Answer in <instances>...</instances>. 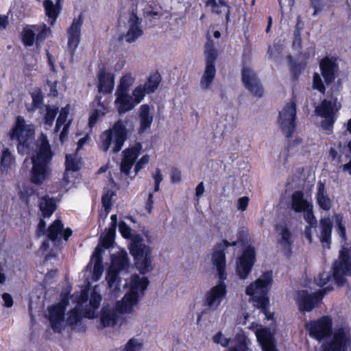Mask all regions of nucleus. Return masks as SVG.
I'll return each instance as SVG.
<instances>
[{
  "mask_svg": "<svg viewBox=\"0 0 351 351\" xmlns=\"http://www.w3.org/2000/svg\"><path fill=\"white\" fill-rule=\"evenodd\" d=\"M149 280L146 277H141L138 275L131 276L130 283L126 282L123 287H130V291L127 293L121 301L116 304V308L110 309L108 306H104L100 317V322L104 328L115 325L118 312L128 313L132 311L133 307L137 304L139 299L144 295Z\"/></svg>",
  "mask_w": 351,
  "mask_h": 351,
  "instance_id": "obj_1",
  "label": "nucleus"
},
{
  "mask_svg": "<svg viewBox=\"0 0 351 351\" xmlns=\"http://www.w3.org/2000/svg\"><path fill=\"white\" fill-rule=\"evenodd\" d=\"M237 241L232 243L225 240L217 245L212 256V261L215 265L219 278V283L212 287L205 295L204 306L209 311H215L221 304L226 294V286L224 280L226 279L225 250L228 246H235Z\"/></svg>",
  "mask_w": 351,
  "mask_h": 351,
  "instance_id": "obj_2",
  "label": "nucleus"
},
{
  "mask_svg": "<svg viewBox=\"0 0 351 351\" xmlns=\"http://www.w3.org/2000/svg\"><path fill=\"white\" fill-rule=\"evenodd\" d=\"M53 154L45 135L41 134L36 142V149L32 156L31 182L41 185L51 173V161Z\"/></svg>",
  "mask_w": 351,
  "mask_h": 351,
  "instance_id": "obj_3",
  "label": "nucleus"
},
{
  "mask_svg": "<svg viewBox=\"0 0 351 351\" xmlns=\"http://www.w3.org/2000/svg\"><path fill=\"white\" fill-rule=\"evenodd\" d=\"M347 276H351V247H343L339 251V258L332 265V276L329 272H322L315 280L319 287L333 281L337 285L343 286Z\"/></svg>",
  "mask_w": 351,
  "mask_h": 351,
  "instance_id": "obj_4",
  "label": "nucleus"
},
{
  "mask_svg": "<svg viewBox=\"0 0 351 351\" xmlns=\"http://www.w3.org/2000/svg\"><path fill=\"white\" fill-rule=\"evenodd\" d=\"M101 295L95 286L90 293L88 300V294L86 291H81L77 300V304L69 314L66 322L69 325L77 324L82 318L85 317L89 319L97 316V310L100 306Z\"/></svg>",
  "mask_w": 351,
  "mask_h": 351,
  "instance_id": "obj_5",
  "label": "nucleus"
},
{
  "mask_svg": "<svg viewBox=\"0 0 351 351\" xmlns=\"http://www.w3.org/2000/svg\"><path fill=\"white\" fill-rule=\"evenodd\" d=\"M272 282V272L266 271L245 289V293L251 297L254 306L260 309L267 319H272L273 314L269 312L267 292Z\"/></svg>",
  "mask_w": 351,
  "mask_h": 351,
  "instance_id": "obj_6",
  "label": "nucleus"
},
{
  "mask_svg": "<svg viewBox=\"0 0 351 351\" xmlns=\"http://www.w3.org/2000/svg\"><path fill=\"white\" fill-rule=\"evenodd\" d=\"M128 268L129 261L125 252H122L112 258L106 280L112 295L114 298L119 295L121 276L128 274Z\"/></svg>",
  "mask_w": 351,
  "mask_h": 351,
  "instance_id": "obj_7",
  "label": "nucleus"
},
{
  "mask_svg": "<svg viewBox=\"0 0 351 351\" xmlns=\"http://www.w3.org/2000/svg\"><path fill=\"white\" fill-rule=\"evenodd\" d=\"M126 138V128L123 122L119 120L112 128L103 132L101 148L104 152L112 149L113 153H117L121 149Z\"/></svg>",
  "mask_w": 351,
  "mask_h": 351,
  "instance_id": "obj_8",
  "label": "nucleus"
},
{
  "mask_svg": "<svg viewBox=\"0 0 351 351\" xmlns=\"http://www.w3.org/2000/svg\"><path fill=\"white\" fill-rule=\"evenodd\" d=\"M142 150V145L136 143L134 146L125 149L123 154V158L121 162V171L130 178H134L138 172L142 169L149 161V156L144 155L135 165L134 172L131 169L140 155Z\"/></svg>",
  "mask_w": 351,
  "mask_h": 351,
  "instance_id": "obj_9",
  "label": "nucleus"
},
{
  "mask_svg": "<svg viewBox=\"0 0 351 351\" xmlns=\"http://www.w3.org/2000/svg\"><path fill=\"white\" fill-rule=\"evenodd\" d=\"M341 104L337 98L331 95L330 98L324 99L315 109V114L324 119L321 123L322 128L327 131V134L332 132L335 122V115L341 109Z\"/></svg>",
  "mask_w": 351,
  "mask_h": 351,
  "instance_id": "obj_10",
  "label": "nucleus"
},
{
  "mask_svg": "<svg viewBox=\"0 0 351 351\" xmlns=\"http://www.w3.org/2000/svg\"><path fill=\"white\" fill-rule=\"evenodd\" d=\"M34 134V126L31 124H26L25 119L19 116L14 128L10 133L12 140L16 139L18 141L17 149L19 154H24L27 152L29 147V141H31Z\"/></svg>",
  "mask_w": 351,
  "mask_h": 351,
  "instance_id": "obj_11",
  "label": "nucleus"
},
{
  "mask_svg": "<svg viewBox=\"0 0 351 351\" xmlns=\"http://www.w3.org/2000/svg\"><path fill=\"white\" fill-rule=\"evenodd\" d=\"M204 55L206 66L200 80V86L202 89L207 90L210 87L216 74L215 61L217 58V52L212 40L208 39L206 43Z\"/></svg>",
  "mask_w": 351,
  "mask_h": 351,
  "instance_id": "obj_12",
  "label": "nucleus"
},
{
  "mask_svg": "<svg viewBox=\"0 0 351 351\" xmlns=\"http://www.w3.org/2000/svg\"><path fill=\"white\" fill-rule=\"evenodd\" d=\"M351 345V337L348 330L343 327L334 330L320 347L321 351H347Z\"/></svg>",
  "mask_w": 351,
  "mask_h": 351,
  "instance_id": "obj_13",
  "label": "nucleus"
},
{
  "mask_svg": "<svg viewBox=\"0 0 351 351\" xmlns=\"http://www.w3.org/2000/svg\"><path fill=\"white\" fill-rule=\"evenodd\" d=\"M296 104L291 99L279 111L278 124L283 134L289 138L293 134L296 127Z\"/></svg>",
  "mask_w": 351,
  "mask_h": 351,
  "instance_id": "obj_14",
  "label": "nucleus"
},
{
  "mask_svg": "<svg viewBox=\"0 0 351 351\" xmlns=\"http://www.w3.org/2000/svg\"><path fill=\"white\" fill-rule=\"evenodd\" d=\"M130 253L134 256L135 265L141 274L152 270L151 248L141 243L134 242L130 247Z\"/></svg>",
  "mask_w": 351,
  "mask_h": 351,
  "instance_id": "obj_15",
  "label": "nucleus"
},
{
  "mask_svg": "<svg viewBox=\"0 0 351 351\" xmlns=\"http://www.w3.org/2000/svg\"><path fill=\"white\" fill-rule=\"evenodd\" d=\"M306 328L311 337L319 341L326 340L333 332L332 319L328 316H324L316 321L307 323Z\"/></svg>",
  "mask_w": 351,
  "mask_h": 351,
  "instance_id": "obj_16",
  "label": "nucleus"
},
{
  "mask_svg": "<svg viewBox=\"0 0 351 351\" xmlns=\"http://www.w3.org/2000/svg\"><path fill=\"white\" fill-rule=\"evenodd\" d=\"M332 289L330 285L315 294H311L306 290H302L297 293L298 306L302 311H311L316 303L321 300L325 293Z\"/></svg>",
  "mask_w": 351,
  "mask_h": 351,
  "instance_id": "obj_17",
  "label": "nucleus"
},
{
  "mask_svg": "<svg viewBox=\"0 0 351 351\" xmlns=\"http://www.w3.org/2000/svg\"><path fill=\"white\" fill-rule=\"evenodd\" d=\"M84 23V18L80 14L75 18L67 29L68 43L67 47L70 54L73 56L77 49L81 40V29Z\"/></svg>",
  "mask_w": 351,
  "mask_h": 351,
  "instance_id": "obj_18",
  "label": "nucleus"
},
{
  "mask_svg": "<svg viewBox=\"0 0 351 351\" xmlns=\"http://www.w3.org/2000/svg\"><path fill=\"white\" fill-rule=\"evenodd\" d=\"M254 261L255 249L254 247L248 246L237 261V274L240 278L245 279L247 277L254 264Z\"/></svg>",
  "mask_w": 351,
  "mask_h": 351,
  "instance_id": "obj_19",
  "label": "nucleus"
},
{
  "mask_svg": "<svg viewBox=\"0 0 351 351\" xmlns=\"http://www.w3.org/2000/svg\"><path fill=\"white\" fill-rule=\"evenodd\" d=\"M66 302L62 301L56 306L49 308V320L55 332H60L64 324Z\"/></svg>",
  "mask_w": 351,
  "mask_h": 351,
  "instance_id": "obj_20",
  "label": "nucleus"
},
{
  "mask_svg": "<svg viewBox=\"0 0 351 351\" xmlns=\"http://www.w3.org/2000/svg\"><path fill=\"white\" fill-rule=\"evenodd\" d=\"M242 82L245 87L256 97H261L263 89L254 72L247 67L242 69Z\"/></svg>",
  "mask_w": 351,
  "mask_h": 351,
  "instance_id": "obj_21",
  "label": "nucleus"
},
{
  "mask_svg": "<svg viewBox=\"0 0 351 351\" xmlns=\"http://www.w3.org/2000/svg\"><path fill=\"white\" fill-rule=\"evenodd\" d=\"M143 34L141 19L134 14H132L128 22V31L122 36L127 43L135 42Z\"/></svg>",
  "mask_w": 351,
  "mask_h": 351,
  "instance_id": "obj_22",
  "label": "nucleus"
},
{
  "mask_svg": "<svg viewBox=\"0 0 351 351\" xmlns=\"http://www.w3.org/2000/svg\"><path fill=\"white\" fill-rule=\"evenodd\" d=\"M255 334L263 351H278L276 348L274 335L269 328H261L255 331Z\"/></svg>",
  "mask_w": 351,
  "mask_h": 351,
  "instance_id": "obj_23",
  "label": "nucleus"
},
{
  "mask_svg": "<svg viewBox=\"0 0 351 351\" xmlns=\"http://www.w3.org/2000/svg\"><path fill=\"white\" fill-rule=\"evenodd\" d=\"M72 230L70 228H66L63 231V224L60 220H56L48 229V238L51 241L59 242L63 236L64 239L67 241L69 237L71 235Z\"/></svg>",
  "mask_w": 351,
  "mask_h": 351,
  "instance_id": "obj_24",
  "label": "nucleus"
},
{
  "mask_svg": "<svg viewBox=\"0 0 351 351\" xmlns=\"http://www.w3.org/2000/svg\"><path fill=\"white\" fill-rule=\"evenodd\" d=\"M322 74L326 84H330L335 78V72L337 69L336 60L326 57L320 62Z\"/></svg>",
  "mask_w": 351,
  "mask_h": 351,
  "instance_id": "obj_25",
  "label": "nucleus"
},
{
  "mask_svg": "<svg viewBox=\"0 0 351 351\" xmlns=\"http://www.w3.org/2000/svg\"><path fill=\"white\" fill-rule=\"evenodd\" d=\"M319 239L324 247L329 248L331 241L332 223L328 217H322L319 220Z\"/></svg>",
  "mask_w": 351,
  "mask_h": 351,
  "instance_id": "obj_26",
  "label": "nucleus"
},
{
  "mask_svg": "<svg viewBox=\"0 0 351 351\" xmlns=\"http://www.w3.org/2000/svg\"><path fill=\"white\" fill-rule=\"evenodd\" d=\"M98 78V89L99 93H110L114 88V76L113 74L106 73L101 70L97 75Z\"/></svg>",
  "mask_w": 351,
  "mask_h": 351,
  "instance_id": "obj_27",
  "label": "nucleus"
},
{
  "mask_svg": "<svg viewBox=\"0 0 351 351\" xmlns=\"http://www.w3.org/2000/svg\"><path fill=\"white\" fill-rule=\"evenodd\" d=\"M117 98L115 104L120 114L132 110L136 105L129 93H115Z\"/></svg>",
  "mask_w": 351,
  "mask_h": 351,
  "instance_id": "obj_28",
  "label": "nucleus"
},
{
  "mask_svg": "<svg viewBox=\"0 0 351 351\" xmlns=\"http://www.w3.org/2000/svg\"><path fill=\"white\" fill-rule=\"evenodd\" d=\"M312 203L306 199L302 191H295L291 198V208L295 213H302L311 207Z\"/></svg>",
  "mask_w": 351,
  "mask_h": 351,
  "instance_id": "obj_29",
  "label": "nucleus"
},
{
  "mask_svg": "<svg viewBox=\"0 0 351 351\" xmlns=\"http://www.w3.org/2000/svg\"><path fill=\"white\" fill-rule=\"evenodd\" d=\"M316 199L322 209L328 211L331 208L332 201L328 195L324 183L321 181L317 183Z\"/></svg>",
  "mask_w": 351,
  "mask_h": 351,
  "instance_id": "obj_30",
  "label": "nucleus"
},
{
  "mask_svg": "<svg viewBox=\"0 0 351 351\" xmlns=\"http://www.w3.org/2000/svg\"><path fill=\"white\" fill-rule=\"evenodd\" d=\"M101 253L102 249L101 248L100 245H98L95 248L91 258V263H94L93 279L95 281H97L100 279L104 271Z\"/></svg>",
  "mask_w": 351,
  "mask_h": 351,
  "instance_id": "obj_31",
  "label": "nucleus"
},
{
  "mask_svg": "<svg viewBox=\"0 0 351 351\" xmlns=\"http://www.w3.org/2000/svg\"><path fill=\"white\" fill-rule=\"evenodd\" d=\"M150 108L147 104H143L140 108V121L141 126L139 132H144L147 129L149 128L153 121V116L149 113Z\"/></svg>",
  "mask_w": 351,
  "mask_h": 351,
  "instance_id": "obj_32",
  "label": "nucleus"
},
{
  "mask_svg": "<svg viewBox=\"0 0 351 351\" xmlns=\"http://www.w3.org/2000/svg\"><path fill=\"white\" fill-rule=\"evenodd\" d=\"M39 208L43 217H50L56 209V204L53 198L48 195L40 198Z\"/></svg>",
  "mask_w": 351,
  "mask_h": 351,
  "instance_id": "obj_33",
  "label": "nucleus"
},
{
  "mask_svg": "<svg viewBox=\"0 0 351 351\" xmlns=\"http://www.w3.org/2000/svg\"><path fill=\"white\" fill-rule=\"evenodd\" d=\"M61 0H56V4L50 1L45 0L44 1V8L45 10V14L49 19L50 25H53L60 13V7L59 5Z\"/></svg>",
  "mask_w": 351,
  "mask_h": 351,
  "instance_id": "obj_34",
  "label": "nucleus"
},
{
  "mask_svg": "<svg viewBox=\"0 0 351 351\" xmlns=\"http://www.w3.org/2000/svg\"><path fill=\"white\" fill-rule=\"evenodd\" d=\"M278 231L280 232V244L284 248L287 252H289L291 250V246L292 244L291 234L287 228L285 226H279L277 227Z\"/></svg>",
  "mask_w": 351,
  "mask_h": 351,
  "instance_id": "obj_35",
  "label": "nucleus"
},
{
  "mask_svg": "<svg viewBox=\"0 0 351 351\" xmlns=\"http://www.w3.org/2000/svg\"><path fill=\"white\" fill-rule=\"evenodd\" d=\"M134 80L135 78L131 73H128L123 75L120 80L116 93H128L129 89L134 84Z\"/></svg>",
  "mask_w": 351,
  "mask_h": 351,
  "instance_id": "obj_36",
  "label": "nucleus"
},
{
  "mask_svg": "<svg viewBox=\"0 0 351 351\" xmlns=\"http://www.w3.org/2000/svg\"><path fill=\"white\" fill-rule=\"evenodd\" d=\"M207 5L212 7V11L216 14H221L223 10H226V20L230 17V10L227 3L223 0H209L206 3Z\"/></svg>",
  "mask_w": 351,
  "mask_h": 351,
  "instance_id": "obj_37",
  "label": "nucleus"
},
{
  "mask_svg": "<svg viewBox=\"0 0 351 351\" xmlns=\"http://www.w3.org/2000/svg\"><path fill=\"white\" fill-rule=\"evenodd\" d=\"M1 166L5 169L10 168L15 163V158L8 148H4L1 153Z\"/></svg>",
  "mask_w": 351,
  "mask_h": 351,
  "instance_id": "obj_38",
  "label": "nucleus"
},
{
  "mask_svg": "<svg viewBox=\"0 0 351 351\" xmlns=\"http://www.w3.org/2000/svg\"><path fill=\"white\" fill-rule=\"evenodd\" d=\"M160 80V75L158 73H154L150 75L147 81L142 85L147 90V93H152L158 88Z\"/></svg>",
  "mask_w": 351,
  "mask_h": 351,
  "instance_id": "obj_39",
  "label": "nucleus"
},
{
  "mask_svg": "<svg viewBox=\"0 0 351 351\" xmlns=\"http://www.w3.org/2000/svg\"><path fill=\"white\" fill-rule=\"evenodd\" d=\"M97 103V105H99V108H97L94 110V112L92 113L89 118V123L88 125L91 128L93 127L95 123L97 122V120L99 117L104 115L106 112L108 111L106 107L104 104H100V101H95L93 102V106H95V104Z\"/></svg>",
  "mask_w": 351,
  "mask_h": 351,
  "instance_id": "obj_40",
  "label": "nucleus"
},
{
  "mask_svg": "<svg viewBox=\"0 0 351 351\" xmlns=\"http://www.w3.org/2000/svg\"><path fill=\"white\" fill-rule=\"evenodd\" d=\"M114 234L115 230H113V228H109L106 232L101 236V245L105 248L110 247L114 243Z\"/></svg>",
  "mask_w": 351,
  "mask_h": 351,
  "instance_id": "obj_41",
  "label": "nucleus"
},
{
  "mask_svg": "<svg viewBox=\"0 0 351 351\" xmlns=\"http://www.w3.org/2000/svg\"><path fill=\"white\" fill-rule=\"evenodd\" d=\"M35 32L37 33L36 38V43L37 45L42 43L47 37V34L50 32V29L47 27L45 24L34 26Z\"/></svg>",
  "mask_w": 351,
  "mask_h": 351,
  "instance_id": "obj_42",
  "label": "nucleus"
},
{
  "mask_svg": "<svg viewBox=\"0 0 351 351\" xmlns=\"http://www.w3.org/2000/svg\"><path fill=\"white\" fill-rule=\"evenodd\" d=\"M143 343L139 339L132 337L124 345L121 351H141Z\"/></svg>",
  "mask_w": 351,
  "mask_h": 351,
  "instance_id": "obj_43",
  "label": "nucleus"
},
{
  "mask_svg": "<svg viewBox=\"0 0 351 351\" xmlns=\"http://www.w3.org/2000/svg\"><path fill=\"white\" fill-rule=\"evenodd\" d=\"M58 112V108L56 106H48L46 107V114L44 117L45 123L51 126L55 117Z\"/></svg>",
  "mask_w": 351,
  "mask_h": 351,
  "instance_id": "obj_44",
  "label": "nucleus"
},
{
  "mask_svg": "<svg viewBox=\"0 0 351 351\" xmlns=\"http://www.w3.org/2000/svg\"><path fill=\"white\" fill-rule=\"evenodd\" d=\"M66 171H76L79 169V161L77 158V155L67 154L66 155Z\"/></svg>",
  "mask_w": 351,
  "mask_h": 351,
  "instance_id": "obj_45",
  "label": "nucleus"
},
{
  "mask_svg": "<svg viewBox=\"0 0 351 351\" xmlns=\"http://www.w3.org/2000/svg\"><path fill=\"white\" fill-rule=\"evenodd\" d=\"M35 40V31L29 27L23 29V42L25 46H32Z\"/></svg>",
  "mask_w": 351,
  "mask_h": 351,
  "instance_id": "obj_46",
  "label": "nucleus"
},
{
  "mask_svg": "<svg viewBox=\"0 0 351 351\" xmlns=\"http://www.w3.org/2000/svg\"><path fill=\"white\" fill-rule=\"evenodd\" d=\"M69 113V105H67L66 107L62 108V110L60 112V114L58 117V119H57V122H56V128H55V132H58L60 130V128L63 125H64Z\"/></svg>",
  "mask_w": 351,
  "mask_h": 351,
  "instance_id": "obj_47",
  "label": "nucleus"
},
{
  "mask_svg": "<svg viewBox=\"0 0 351 351\" xmlns=\"http://www.w3.org/2000/svg\"><path fill=\"white\" fill-rule=\"evenodd\" d=\"M146 94H148L147 90L142 84L136 86L132 92L133 99L135 104H140L143 100Z\"/></svg>",
  "mask_w": 351,
  "mask_h": 351,
  "instance_id": "obj_48",
  "label": "nucleus"
},
{
  "mask_svg": "<svg viewBox=\"0 0 351 351\" xmlns=\"http://www.w3.org/2000/svg\"><path fill=\"white\" fill-rule=\"evenodd\" d=\"M313 205L311 207L308 208V209H306L303 211L304 213V219L306 221V223H308V226L311 227L316 228L317 227V219L313 214Z\"/></svg>",
  "mask_w": 351,
  "mask_h": 351,
  "instance_id": "obj_49",
  "label": "nucleus"
},
{
  "mask_svg": "<svg viewBox=\"0 0 351 351\" xmlns=\"http://www.w3.org/2000/svg\"><path fill=\"white\" fill-rule=\"evenodd\" d=\"M293 47V49H297V50H300L302 48L301 32L298 28V24H297L295 29L294 31Z\"/></svg>",
  "mask_w": 351,
  "mask_h": 351,
  "instance_id": "obj_50",
  "label": "nucleus"
},
{
  "mask_svg": "<svg viewBox=\"0 0 351 351\" xmlns=\"http://www.w3.org/2000/svg\"><path fill=\"white\" fill-rule=\"evenodd\" d=\"M213 341L216 343L220 344L221 346L226 348L229 345L230 341V338H226L224 335L221 332H217L213 338Z\"/></svg>",
  "mask_w": 351,
  "mask_h": 351,
  "instance_id": "obj_51",
  "label": "nucleus"
},
{
  "mask_svg": "<svg viewBox=\"0 0 351 351\" xmlns=\"http://www.w3.org/2000/svg\"><path fill=\"white\" fill-rule=\"evenodd\" d=\"M113 193L108 191L106 194L102 196L101 202L104 208L107 210H111L112 208V197Z\"/></svg>",
  "mask_w": 351,
  "mask_h": 351,
  "instance_id": "obj_52",
  "label": "nucleus"
},
{
  "mask_svg": "<svg viewBox=\"0 0 351 351\" xmlns=\"http://www.w3.org/2000/svg\"><path fill=\"white\" fill-rule=\"evenodd\" d=\"M313 86L315 89L318 90L322 93L325 92V86L322 82L321 77L318 73H315L313 75Z\"/></svg>",
  "mask_w": 351,
  "mask_h": 351,
  "instance_id": "obj_53",
  "label": "nucleus"
},
{
  "mask_svg": "<svg viewBox=\"0 0 351 351\" xmlns=\"http://www.w3.org/2000/svg\"><path fill=\"white\" fill-rule=\"evenodd\" d=\"M119 231L124 238H130L131 237V228L126 223L121 221L119 225Z\"/></svg>",
  "mask_w": 351,
  "mask_h": 351,
  "instance_id": "obj_54",
  "label": "nucleus"
},
{
  "mask_svg": "<svg viewBox=\"0 0 351 351\" xmlns=\"http://www.w3.org/2000/svg\"><path fill=\"white\" fill-rule=\"evenodd\" d=\"M249 204V197L243 196L240 197L237 201V208L238 210L244 211L247 209Z\"/></svg>",
  "mask_w": 351,
  "mask_h": 351,
  "instance_id": "obj_55",
  "label": "nucleus"
},
{
  "mask_svg": "<svg viewBox=\"0 0 351 351\" xmlns=\"http://www.w3.org/2000/svg\"><path fill=\"white\" fill-rule=\"evenodd\" d=\"M2 299L3 300L4 306L5 307L10 308V307L12 306L13 300H12V297L11 296L10 294L7 293H3L2 295Z\"/></svg>",
  "mask_w": 351,
  "mask_h": 351,
  "instance_id": "obj_56",
  "label": "nucleus"
},
{
  "mask_svg": "<svg viewBox=\"0 0 351 351\" xmlns=\"http://www.w3.org/2000/svg\"><path fill=\"white\" fill-rule=\"evenodd\" d=\"M46 223L44 219H40L37 228L36 234L38 237L43 235L46 232Z\"/></svg>",
  "mask_w": 351,
  "mask_h": 351,
  "instance_id": "obj_57",
  "label": "nucleus"
},
{
  "mask_svg": "<svg viewBox=\"0 0 351 351\" xmlns=\"http://www.w3.org/2000/svg\"><path fill=\"white\" fill-rule=\"evenodd\" d=\"M311 4L314 8L313 15L317 14V13L320 12L323 8L322 0H311Z\"/></svg>",
  "mask_w": 351,
  "mask_h": 351,
  "instance_id": "obj_58",
  "label": "nucleus"
},
{
  "mask_svg": "<svg viewBox=\"0 0 351 351\" xmlns=\"http://www.w3.org/2000/svg\"><path fill=\"white\" fill-rule=\"evenodd\" d=\"M154 204V195L152 193H149L148 196L147 201L145 204V209L149 213H151L153 209Z\"/></svg>",
  "mask_w": 351,
  "mask_h": 351,
  "instance_id": "obj_59",
  "label": "nucleus"
},
{
  "mask_svg": "<svg viewBox=\"0 0 351 351\" xmlns=\"http://www.w3.org/2000/svg\"><path fill=\"white\" fill-rule=\"evenodd\" d=\"M181 180V172L177 169H174L171 172V181L174 183L179 182Z\"/></svg>",
  "mask_w": 351,
  "mask_h": 351,
  "instance_id": "obj_60",
  "label": "nucleus"
},
{
  "mask_svg": "<svg viewBox=\"0 0 351 351\" xmlns=\"http://www.w3.org/2000/svg\"><path fill=\"white\" fill-rule=\"evenodd\" d=\"M337 221L338 223V232L339 234L342 237H345L346 235V228L345 226L341 223V218L337 219Z\"/></svg>",
  "mask_w": 351,
  "mask_h": 351,
  "instance_id": "obj_61",
  "label": "nucleus"
},
{
  "mask_svg": "<svg viewBox=\"0 0 351 351\" xmlns=\"http://www.w3.org/2000/svg\"><path fill=\"white\" fill-rule=\"evenodd\" d=\"M248 234V230L247 229H241L238 232V239L241 242H244L247 240V237Z\"/></svg>",
  "mask_w": 351,
  "mask_h": 351,
  "instance_id": "obj_62",
  "label": "nucleus"
},
{
  "mask_svg": "<svg viewBox=\"0 0 351 351\" xmlns=\"http://www.w3.org/2000/svg\"><path fill=\"white\" fill-rule=\"evenodd\" d=\"M69 128V123L64 125L63 130H62L60 135V140L62 143H63L66 137L67 136Z\"/></svg>",
  "mask_w": 351,
  "mask_h": 351,
  "instance_id": "obj_63",
  "label": "nucleus"
},
{
  "mask_svg": "<svg viewBox=\"0 0 351 351\" xmlns=\"http://www.w3.org/2000/svg\"><path fill=\"white\" fill-rule=\"evenodd\" d=\"M154 179L156 183H160L162 181L163 176L161 174L160 170L156 168V173L154 174Z\"/></svg>",
  "mask_w": 351,
  "mask_h": 351,
  "instance_id": "obj_64",
  "label": "nucleus"
}]
</instances>
